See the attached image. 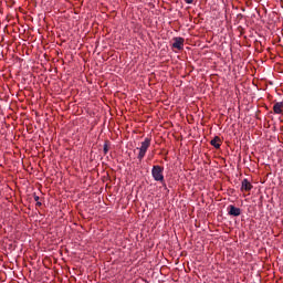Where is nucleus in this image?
Returning <instances> with one entry per match:
<instances>
[{
  "mask_svg": "<svg viewBox=\"0 0 283 283\" xmlns=\"http://www.w3.org/2000/svg\"><path fill=\"white\" fill-rule=\"evenodd\" d=\"M151 175L154 180H156L157 182H163V180H165V176L163 175V167L160 166H154Z\"/></svg>",
  "mask_w": 283,
  "mask_h": 283,
  "instance_id": "f03ea898",
  "label": "nucleus"
},
{
  "mask_svg": "<svg viewBox=\"0 0 283 283\" xmlns=\"http://www.w3.org/2000/svg\"><path fill=\"white\" fill-rule=\"evenodd\" d=\"M210 144L216 149H220V137L216 136L213 139H211Z\"/></svg>",
  "mask_w": 283,
  "mask_h": 283,
  "instance_id": "0eeeda50",
  "label": "nucleus"
},
{
  "mask_svg": "<svg viewBox=\"0 0 283 283\" xmlns=\"http://www.w3.org/2000/svg\"><path fill=\"white\" fill-rule=\"evenodd\" d=\"M228 213L229 216H234V218H238V216L242 213V210L233 205H230Z\"/></svg>",
  "mask_w": 283,
  "mask_h": 283,
  "instance_id": "20e7f679",
  "label": "nucleus"
},
{
  "mask_svg": "<svg viewBox=\"0 0 283 283\" xmlns=\"http://www.w3.org/2000/svg\"><path fill=\"white\" fill-rule=\"evenodd\" d=\"M33 198H34L35 202H39V196L36 193L33 195Z\"/></svg>",
  "mask_w": 283,
  "mask_h": 283,
  "instance_id": "1a4fd4ad",
  "label": "nucleus"
},
{
  "mask_svg": "<svg viewBox=\"0 0 283 283\" xmlns=\"http://www.w3.org/2000/svg\"><path fill=\"white\" fill-rule=\"evenodd\" d=\"M251 189H253L251 181H249V179H243L241 182V191H251Z\"/></svg>",
  "mask_w": 283,
  "mask_h": 283,
  "instance_id": "39448f33",
  "label": "nucleus"
},
{
  "mask_svg": "<svg viewBox=\"0 0 283 283\" xmlns=\"http://www.w3.org/2000/svg\"><path fill=\"white\" fill-rule=\"evenodd\" d=\"M282 109H283V102H277L274 104L273 106L274 114H282Z\"/></svg>",
  "mask_w": 283,
  "mask_h": 283,
  "instance_id": "423d86ee",
  "label": "nucleus"
},
{
  "mask_svg": "<svg viewBox=\"0 0 283 283\" xmlns=\"http://www.w3.org/2000/svg\"><path fill=\"white\" fill-rule=\"evenodd\" d=\"M41 205H42L41 201H36L38 207H41Z\"/></svg>",
  "mask_w": 283,
  "mask_h": 283,
  "instance_id": "9b49d317",
  "label": "nucleus"
},
{
  "mask_svg": "<svg viewBox=\"0 0 283 283\" xmlns=\"http://www.w3.org/2000/svg\"><path fill=\"white\" fill-rule=\"evenodd\" d=\"M151 145V139L150 138H145L144 142H142V146L137 148L139 150V154L137 156L138 160H143L145 158V155L147 154V150L149 149Z\"/></svg>",
  "mask_w": 283,
  "mask_h": 283,
  "instance_id": "f257e3e1",
  "label": "nucleus"
},
{
  "mask_svg": "<svg viewBox=\"0 0 283 283\" xmlns=\"http://www.w3.org/2000/svg\"><path fill=\"white\" fill-rule=\"evenodd\" d=\"M186 3L191 4L193 3V0H184Z\"/></svg>",
  "mask_w": 283,
  "mask_h": 283,
  "instance_id": "9d476101",
  "label": "nucleus"
},
{
  "mask_svg": "<svg viewBox=\"0 0 283 283\" xmlns=\"http://www.w3.org/2000/svg\"><path fill=\"white\" fill-rule=\"evenodd\" d=\"M103 151L104 154H107L109 151V146L107 145V143L104 144Z\"/></svg>",
  "mask_w": 283,
  "mask_h": 283,
  "instance_id": "6e6552de",
  "label": "nucleus"
},
{
  "mask_svg": "<svg viewBox=\"0 0 283 283\" xmlns=\"http://www.w3.org/2000/svg\"><path fill=\"white\" fill-rule=\"evenodd\" d=\"M172 48H175V50H182L185 48V39L174 38Z\"/></svg>",
  "mask_w": 283,
  "mask_h": 283,
  "instance_id": "7ed1b4c3",
  "label": "nucleus"
}]
</instances>
